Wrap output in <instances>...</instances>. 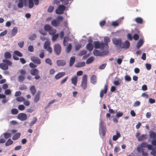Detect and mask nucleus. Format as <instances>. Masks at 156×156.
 <instances>
[{
    "label": "nucleus",
    "instance_id": "nucleus-3",
    "mask_svg": "<svg viewBox=\"0 0 156 156\" xmlns=\"http://www.w3.org/2000/svg\"><path fill=\"white\" fill-rule=\"evenodd\" d=\"M87 76L86 75H84L82 77V80L81 84V87L83 90L87 87Z\"/></svg>",
    "mask_w": 156,
    "mask_h": 156
},
{
    "label": "nucleus",
    "instance_id": "nucleus-64",
    "mask_svg": "<svg viewBox=\"0 0 156 156\" xmlns=\"http://www.w3.org/2000/svg\"><path fill=\"white\" fill-rule=\"evenodd\" d=\"M29 65L30 67L31 68H36L37 66V65L34 64V63L32 62L30 63Z\"/></svg>",
    "mask_w": 156,
    "mask_h": 156
},
{
    "label": "nucleus",
    "instance_id": "nucleus-7",
    "mask_svg": "<svg viewBox=\"0 0 156 156\" xmlns=\"http://www.w3.org/2000/svg\"><path fill=\"white\" fill-rule=\"evenodd\" d=\"M121 41L122 40L121 39H117L116 38H114L112 39L113 43L117 47L118 49H119V46L121 44Z\"/></svg>",
    "mask_w": 156,
    "mask_h": 156
},
{
    "label": "nucleus",
    "instance_id": "nucleus-13",
    "mask_svg": "<svg viewBox=\"0 0 156 156\" xmlns=\"http://www.w3.org/2000/svg\"><path fill=\"white\" fill-rule=\"evenodd\" d=\"M65 72H60L58 73L55 77V78L56 80H58L62 78V76L65 75Z\"/></svg>",
    "mask_w": 156,
    "mask_h": 156
},
{
    "label": "nucleus",
    "instance_id": "nucleus-6",
    "mask_svg": "<svg viewBox=\"0 0 156 156\" xmlns=\"http://www.w3.org/2000/svg\"><path fill=\"white\" fill-rule=\"evenodd\" d=\"M130 43L128 41H126L124 43H122L121 42L120 46H119V49L121 48H127L129 47Z\"/></svg>",
    "mask_w": 156,
    "mask_h": 156
},
{
    "label": "nucleus",
    "instance_id": "nucleus-24",
    "mask_svg": "<svg viewBox=\"0 0 156 156\" xmlns=\"http://www.w3.org/2000/svg\"><path fill=\"white\" fill-rule=\"evenodd\" d=\"M21 133H16L12 137V139L13 140H17L20 136Z\"/></svg>",
    "mask_w": 156,
    "mask_h": 156
},
{
    "label": "nucleus",
    "instance_id": "nucleus-46",
    "mask_svg": "<svg viewBox=\"0 0 156 156\" xmlns=\"http://www.w3.org/2000/svg\"><path fill=\"white\" fill-rule=\"evenodd\" d=\"M119 24V22L118 21H116L112 22V25L114 27H116L118 26Z\"/></svg>",
    "mask_w": 156,
    "mask_h": 156
},
{
    "label": "nucleus",
    "instance_id": "nucleus-57",
    "mask_svg": "<svg viewBox=\"0 0 156 156\" xmlns=\"http://www.w3.org/2000/svg\"><path fill=\"white\" fill-rule=\"evenodd\" d=\"M147 143L146 142H144L141 143L140 145V146L142 147H147Z\"/></svg>",
    "mask_w": 156,
    "mask_h": 156
},
{
    "label": "nucleus",
    "instance_id": "nucleus-42",
    "mask_svg": "<svg viewBox=\"0 0 156 156\" xmlns=\"http://www.w3.org/2000/svg\"><path fill=\"white\" fill-rule=\"evenodd\" d=\"M58 36V34H55L54 35H52V40L53 41H55L57 38Z\"/></svg>",
    "mask_w": 156,
    "mask_h": 156
},
{
    "label": "nucleus",
    "instance_id": "nucleus-62",
    "mask_svg": "<svg viewBox=\"0 0 156 156\" xmlns=\"http://www.w3.org/2000/svg\"><path fill=\"white\" fill-rule=\"evenodd\" d=\"M106 65V64L105 63L103 64L100 66L99 69H103L105 68Z\"/></svg>",
    "mask_w": 156,
    "mask_h": 156
},
{
    "label": "nucleus",
    "instance_id": "nucleus-47",
    "mask_svg": "<svg viewBox=\"0 0 156 156\" xmlns=\"http://www.w3.org/2000/svg\"><path fill=\"white\" fill-rule=\"evenodd\" d=\"M45 62L46 63L49 64L50 66H51L52 64L51 60L49 58H47L45 60Z\"/></svg>",
    "mask_w": 156,
    "mask_h": 156
},
{
    "label": "nucleus",
    "instance_id": "nucleus-60",
    "mask_svg": "<svg viewBox=\"0 0 156 156\" xmlns=\"http://www.w3.org/2000/svg\"><path fill=\"white\" fill-rule=\"evenodd\" d=\"M20 74L21 75L24 76V75L26 74V73L25 70L23 69H21L20 71Z\"/></svg>",
    "mask_w": 156,
    "mask_h": 156
},
{
    "label": "nucleus",
    "instance_id": "nucleus-49",
    "mask_svg": "<svg viewBox=\"0 0 156 156\" xmlns=\"http://www.w3.org/2000/svg\"><path fill=\"white\" fill-rule=\"evenodd\" d=\"M34 5L33 0H29V7L30 8H31Z\"/></svg>",
    "mask_w": 156,
    "mask_h": 156
},
{
    "label": "nucleus",
    "instance_id": "nucleus-16",
    "mask_svg": "<svg viewBox=\"0 0 156 156\" xmlns=\"http://www.w3.org/2000/svg\"><path fill=\"white\" fill-rule=\"evenodd\" d=\"M41 92L40 91H38L36 94L34 98V102L35 103L37 102L40 99V96Z\"/></svg>",
    "mask_w": 156,
    "mask_h": 156
},
{
    "label": "nucleus",
    "instance_id": "nucleus-19",
    "mask_svg": "<svg viewBox=\"0 0 156 156\" xmlns=\"http://www.w3.org/2000/svg\"><path fill=\"white\" fill-rule=\"evenodd\" d=\"M60 24L59 21L55 19L53 20L51 22V24L54 26L57 27Z\"/></svg>",
    "mask_w": 156,
    "mask_h": 156
},
{
    "label": "nucleus",
    "instance_id": "nucleus-61",
    "mask_svg": "<svg viewBox=\"0 0 156 156\" xmlns=\"http://www.w3.org/2000/svg\"><path fill=\"white\" fill-rule=\"evenodd\" d=\"M87 53V52L86 50H83L80 52L79 55H83L86 54Z\"/></svg>",
    "mask_w": 156,
    "mask_h": 156
},
{
    "label": "nucleus",
    "instance_id": "nucleus-27",
    "mask_svg": "<svg viewBox=\"0 0 156 156\" xmlns=\"http://www.w3.org/2000/svg\"><path fill=\"white\" fill-rule=\"evenodd\" d=\"M77 77L76 76H75L73 78H72L71 79L72 83L75 86H76L77 84Z\"/></svg>",
    "mask_w": 156,
    "mask_h": 156
},
{
    "label": "nucleus",
    "instance_id": "nucleus-28",
    "mask_svg": "<svg viewBox=\"0 0 156 156\" xmlns=\"http://www.w3.org/2000/svg\"><path fill=\"white\" fill-rule=\"evenodd\" d=\"M97 79V76L95 75L92 76L90 78L91 82L93 84H94L96 82Z\"/></svg>",
    "mask_w": 156,
    "mask_h": 156
},
{
    "label": "nucleus",
    "instance_id": "nucleus-15",
    "mask_svg": "<svg viewBox=\"0 0 156 156\" xmlns=\"http://www.w3.org/2000/svg\"><path fill=\"white\" fill-rule=\"evenodd\" d=\"M147 136L146 134H143L137 137V140L138 141H141L144 140L147 138Z\"/></svg>",
    "mask_w": 156,
    "mask_h": 156
},
{
    "label": "nucleus",
    "instance_id": "nucleus-45",
    "mask_svg": "<svg viewBox=\"0 0 156 156\" xmlns=\"http://www.w3.org/2000/svg\"><path fill=\"white\" fill-rule=\"evenodd\" d=\"M121 58H118L117 60V63L119 65H120L121 64L122 60L124 58V57L123 55L121 56Z\"/></svg>",
    "mask_w": 156,
    "mask_h": 156
},
{
    "label": "nucleus",
    "instance_id": "nucleus-8",
    "mask_svg": "<svg viewBox=\"0 0 156 156\" xmlns=\"http://www.w3.org/2000/svg\"><path fill=\"white\" fill-rule=\"evenodd\" d=\"M17 118L21 121H24L27 119V116L25 113H21L18 114Z\"/></svg>",
    "mask_w": 156,
    "mask_h": 156
},
{
    "label": "nucleus",
    "instance_id": "nucleus-38",
    "mask_svg": "<svg viewBox=\"0 0 156 156\" xmlns=\"http://www.w3.org/2000/svg\"><path fill=\"white\" fill-rule=\"evenodd\" d=\"M94 60V57L92 56L89 57L87 60L86 63L89 64L92 62Z\"/></svg>",
    "mask_w": 156,
    "mask_h": 156
},
{
    "label": "nucleus",
    "instance_id": "nucleus-56",
    "mask_svg": "<svg viewBox=\"0 0 156 156\" xmlns=\"http://www.w3.org/2000/svg\"><path fill=\"white\" fill-rule=\"evenodd\" d=\"M50 44L47 41H46L44 44V48L45 49L46 48H47L48 47H50Z\"/></svg>",
    "mask_w": 156,
    "mask_h": 156
},
{
    "label": "nucleus",
    "instance_id": "nucleus-54",
    "mask_svg": "<svg viewBox=\"0 0 156 156\" xmlns=\"http://www.w3.org/2000/svg\"><path fill=\"white\" fill-rule=\"evenodd\" d=\"M123 115V113L122 112H117L116 113V116L118 118H119L121 116H122Z\"/></svg>",
    "mask_w": 156,
    "mask_h": 156
},
{
    "label": "nucleus",
    "instance_id": "nucleus-48",
    "mask_svg": "<svg viewBox=\"0 0 156 156\" xmlns=\"http://www.w3.org/2000/svg\"><path fill=\"white\" fill-rule=\"evenodd\" d=\"M14 54L19 57H22L23 56V54L20 51H14Z\"/></svg>",
    "mask_w": 156,
    "mask_h": 156
},
{
    "label": "nucleus",
    "instance_id": "nucleus-9",
    "mask_svg": "<svg viewBox=\"0 0 156 156\" xmlns=\"http://www.w3.org/2000/svg\"><path fill=\"white\" fill-rule=\"evenodd\" d=\"M30 59L34 63L37 65L40 64L41 63L40 59L37 57L35 56H31L30 57Z\"/></svg>",
    "mask_w": 156,
    "mask_h": 156
},
{
    "label": "nucleus",
    "instance_id": "nucleus-29",
    "mask_svg": "<svg viewBox=\"0 0 156 156\" xmlns=\"http://www.w3.org/2000/svg\"><path fill=\"white\" fill-rule=\"evenodd\" d=\"M120 136L121 135L120 133L118 132H117L116 135H114L113 136L112 139L113 140L116 141L120 137Z\"/></svg>",
    "mask_w": 156,
    "mask_h": 156
},
{
    "label": "nucleus",
    "instance_id": "nucleus-21",
    "mask_svg": "<svg viewBox=\"0 0 156 156\" xmlns=\"http://www.w3.org/2000/svg\"><path fill=\"white\" fill-rule=\"evenodd\" d=\"M70 40H71V39H70L69 37L68 36H65L64 37L63 41V44L64 46H66L68 44V42Z\"/></svg>",
    "mask_w": 156,
    "mask_h": 156
},
{
    "label": "nucleus",
    "instance_id": "nucleus-10",
    "mask_svg": "<svg viewBox=\"0 0 156 156\" xmlns=\"http://www.w3.org/2000/svg\"><path fill=\"white\" fill-rule=\"evenodd\" d=\"M108 90V85L106 84L104 87V89L101 90L100 92V97L102 98L104 95V94L106 93Z\"/></svg>",
    "mask_w": 156,
    "mask_h": 156
},
{
    "label": "nucleus",
    "instance_id": "nucleus-39",
    "mask_svg": "<svg viewBox=\"0 0 156 156\" xmlns=\"http://www.w3.org/2000/svg\"><path fill=\"white\" fill-rule=\"evenodd\" d=\"M56 30L54 29H52V28L49 31V34L51 35H54V34H55L56 33Z\"/></svg>",
    "mask_w": 156,
    "mask_h": 156
},
{
    "label": "nucleus",
    "instance_id": "nucleus-50",
    "mask_svg": "<svg viewBox=\"0 0 156 156\" xmlns=\"http://www.w3.org/2000/svg\"><path fill=\"white\" fill-rule=\"evenodd\" d=\"M39 56L41 58H43L44 57V50H42L41 51Z\"/></svg>",
    "mask_w": 156,
    "mask_h": 156
},
{
    "label": "nucleus",
    "instance_id": "nucleus-18",
    "mask_svg": "<svg viewBox=\"0 0 156 156\" xmlns=\"http://www.w3.org/2000/svg\"><path fill=\"white\" fill-rule=\"evenodd\" d=\"M18 32L17 28L16 27H14L12 29L11 32V36L13 37Z\"/></svg>",
    "mask_w": 156,
    "mask_h": 156
},
{
    "label": "nucleus",
    "instance_id": "nucleus-12",
    "mask_svg": "<svg viewBox=\"0 0 156 156\" xmlns=\"http://www.w3.org/2000/svg\"><path fill=\"white\" fill-rule=\"evenodd\" d=\"M56 62L58 66H63L66 64V61L62 59L57 60Z\"/></svg>",
    "mask_w": 156,
    "mask_h": 156
},
{
    "label": "nucleus",
    "instance_id": "nucleus-4",
    "mask_svg": "<svg viewBox=\"0 0 156 156\" xmlns=\"http://www.w3.org/2000/svg\"><path fill=\"white\" fill-rule=\"evenodd\" d=\"M54 51L56 55H59L61 51V47L58 44H55L54 47Z\"/></svg>",
    "mask_w": 156,
    "mask_h": 156
},
{
    "label": "nucleus",
    "instance_id": "nucleus-14",
    "mask_svg": "<svg viewBox=\"0 0 156 156\" xmlns=\"http://www.w3.org/2000/svg\"><path fill=\"white\" fill-rule=\"evenodd\" d=\"M150 138L153 140L156 139V133L152 130H150L149 133Z\"/></svg>",
    "mask_w": 156,
    "mask_h": 156
},
{
    "label": "nucleus",
    "instance_id": "nucleus-41",
    "mask_svg": "<svg viewBox=\"0 0 156 156\" xmlns=\"http://www.w3.org/2000/svg\"><path fill=\"white\" fill-rule=\"evenodd\" d=\"M25 98L22 96L18 97L16 98V100L18 102H22L24 101Z\"/></svg>",
    "mask_w": 156,
    "mask_h": 156
},
{
    "label": "nucleus",
    "instance_id": "nucleus-33",
    "mask_svg": "<svg viewBox=\"0 0 156 156\" xmlns=\"http://www.w3.org/2000/svg\"><path fill=\"white\" fill-rule=\"evenodd\" d=\"M72 44L71 43H69L66 48V52L68 53L70 52L72 49Z\"/></svg>",
    "mask_w": 156,
    "mask_h": 156
},
{
    "label": "nucleus",
    "instance_id": "nucleus-25",
    "mask_svg": "<svg viewBox=\"0 0 156 156\" xmlns=\"http://www.w3.org/2000/svg\"><path fill=\"white\" fill-rule=\"evenodd\" d=\"M144 41L142 39H140L136 45L137 48H139L143 44Z\"/></svg>",
    "mask_w": 156,
    "mask_h": 156
},
{
    "label": "nucleus",
    "instance_id": "nucleus-58",
    "mask_svg": "<svg viewBox=\"0 0 156 156\" xmlns=\"http://www.w3.org/2000/svg\"><path fill=\"white\" fill-rule=\"evenodd\" d=\"M28 51L30 52H33L34 51V48L33 47L32 45L29 46L28 48Z\"/></svg>",
    "mask_w": 156,
    "mask_h": 156
},
{
    "label": "nucleus",
    "instance_id": "nucleus-22",
    "mask_svg": "<svg viewBox=\"0 0 156 156\" xmlns=\"http://www.w3.org/2000/svg\"><path fill=\"white\" fill-rule=\"evenodd\" d=\"M135 21L138 24H142L143 22V19L140 17L136 18L135 19Z\"/></svg>",
    "mask_w": 156,
    "mask_h": 156
},
{
    "label": "nucleus",
    "instance_id": "nucleus-1",
    "mask_svg": "<svg viewBox=\"0 0 156 156\" xmlns=\"http://www.w3.org/2000/svg\"><path fill=\"white\" fill-rule=\"evenodd\" d=\"M3 63L0 64V68L3 70H6L8 69V66H11L12 62L7 59H3Z\"/></svg>",
    "mask_w": 156,
    "mask_h": 156
},
{
    "label": "nucleus",
    "instance_id": "nucleus-40",
    "mask_svg": "<svg viewBox=\"0 0 156 156\" xmlns=\"http://www.w3.org/2000/svg\"><path fill=\"white\" fill-rule=\"evenodd\" d=\"M44 28L45 30L49 32L52 28L49 25H46L44 26Z\"/></svg>",
    "mask_w": 156,
    "mask_h": 156
},
{
    "label": "nucleus",
    "instance_id": "nucleus-11",
    "mask_svg": "<svg viewBox=\"0 0 156 156\" xmlns=\"http://www.w3.org/2000/svg\"><path fill=\"white\" fill-rule=\"evenodd\" d=\"M92 41V40L91 39L89 40V42L86 46L87 49L90 51H91L93 48V46L91 43Z\"/></svg>",
    "mask_w": 156,
    "mask_h": 156
},
{
    "label": "nucleus",
    "instance_id": "nucleus-55",
    "mask_svg": "<svg viewBox=\"0 0 156 156\" xmlns=\"http://www.w3.org/2000/svg\"><path fill=\"white\" fill-rule=\"evenodd\" d=\"M133 38L136 41L138 39L139 36L138 34H135L133 35Z\"/></svg>",
    "mask_w": 156,
    "mask_h": 156
},
{
    "label": "nucleus",
    "instance_id": "nucleus-63",
    "mask_svg": "<svg viewBox=\"0 0 156 156\" xmlns=\"http://www.w3.org/2000/svg\"><path fill=\"white\" fill-rule=\"evenodd\" d=\"M5 94L6 95H9L11 94V91L10 89L6 90L5 91Z\"/></svg>",
    "mask_w": 156,
    "mask_h": 156
},
{
    "label": "nucleus",
    "instance_id": "nucleus-35",
    "mask_svg": "<svg viewBox=\"0 0 156 156\" xmlns=\"http://www.w3.org/2000/svg\"><path fill=\"white\" fill-rule=\"evenodd\" d=\"M4 137L5 139H7L11 137V134L9 133L5 132L3 134Z\"/></svg>",
    "mask_w": 156,
    "mask_h": 156
},
{
    "label": "nucleus",
    "instance_id": "nucleus-30",
    "mask_svg": "<svg viewBox=\"0 0 156 156\" xmlns=\"http://www.w3.org/2000/svg\"><path fill=\"white\" fill-rule=\"evenodd\" d=\"M104 40L105 42L104 44H105V46H107V47H108V43L110 41V38L108 37H104Z\"/></svg>",
    "mask_w": 156,
    "mask_h": 156
},
{
    "label": "nucleus",
    "instance_id": "nucleus-34",
    "mask_svg": "<svg viewBox=\"0 0 156 156\" xmlns=\"http://www.w3.org/2000/svg\"><path fill=\"white\" fill-rule=\"evenodd\" d=\"M93 53L94 55L96 56H98L101 55L100 51L98 50L94 49L93 51Z\"/></svg>",
    "mask_w": 156,
    "mask_h": 156
},
{
    "label": "nucleus",
    "instance_id": "nucleus-17",
    "mask_svg": "<svg viewBox=\"0 0 156 156\" xmlns=\"http://www.w3.org/2000/svg\"><path fill=\"white\" fill-rule=\"evenodd\" d=\"M30 72L32 75L35 76L38 74L39 70L37 69H33L30 70Z\"/></svg>",
    "mask_w": 156,
    "mask_h": 156
},
{
    "label": "nucleus",
    "instance_id": "nucleus-20",
    "mask_svg": "<svg viewBox=\"0 0 156 156\" xmlns=\"http://www.w3.org/2000/svg\"><path fill=\"white\" fill-rule=\"evenodd\" d=\"M30 90L33 95H34L36 92V90L34 85L31 86L30 88Z\"/></svg>",
    "mask_w": 156,
    "mask_h": 156
},
{
    "label": "nucleus",
    "instance_id": "nucleus-51",
    "mask_svg": "<svg viewBox=\"0 0 156 156\" xmlns=\"http://www.w3.org/2000/svg\"><path fill=\"white\" fill-rule=\"evenodd\" d=\"M18 109L20 110L23 111L25 109V107L23 105H20L18 106Z\"/></svg>",
    "mask_w": 156,
    "mask_h": 156
},
{
    "label": "nucleus",
    "instance_id": "nucleus-59",
    "mask_svg": "<svg viewBox=\"0 0 156 156\" xmlns=\"http://www.w3.org/2000/svg\"><path fill=\"white\" fill-rule=\"evenodd\" d=\"M125 80L127 81H130L131 80L130 77L128 75H126L125 77Z\"/></svg>",
    "mask_w": 156,
    "mask_h": 156
},
{
    "label": "nucleus",
    "instance_id": "nucleus-31",
    "mask_svg": "<svg viewBox=\"0 0 156 156\" xmlns=\"http://www.w3.org/2000/svg\"><path fill=\"white\" fill-rule=\"evenodd\" d=\"M75 60V57L74 56L71 57L69 61V66H71L74 64Z\"/></svg>",
    "mask_w": 156,
    "mask_h": 156
},
{
    "label": "nucleus",
    "instance_id": "nucleus-32",
    "mask_svg": "<svg viewBox=\"0 0 156 156\" xmlns=\"http://www.w3.org/2000/svg\"><path fill=\"white\" fill-rule=\"evenodd\" d=\"M13 141L10 139H9L5 143V145L6 146H9L12 144Z\"/></svg>",
    "mask_w": 156,
    "mask_h": 156
},
{
    "label": "nucleus",
    "instance_id": "nucleus-52",
    "mask_svg": "<svg viewBox=\"0 0 156 156\" xmlns=\"http://www.w3.org/2000/svg\"><path fill=\"white\" fill-rule=\"evenodd\" d=\"M54 7L53 6L50 5L49 6L48 9V12L50 13L51 12L54 10Z\"/></svg>",
    "mask_w": 156,
    "mask_h": 156
},
{
    "label": "nucleus",
    "instance_id": "nucleus-37",
    "mask_svg": "<svg viewBox=\"0 0 156 156\" xmlns=\"http://www.w3.org/2000/svg\"><path fill=\"white\" fill-rule=\"evenodd\" d=\"M4 57L6 59L10 58L11 57V55L9 52H6L4 54Z\"/></svg>",
    "mask_w": 156,
    "mask_h": 156
},
{
    "label": "nucleus",
    "instance_id": "nucleus-53",
    "mask_svg": "<svg viewBox=\"0 0 156 156\" xmlns=\"http://www.w3.org/2000/svg\"><path fill=\"white\" fill-rule=\"evenodd\" d=\"M27 88L26 86L24 84H23L19 87V89L20 90H25L27 89Z\"/></svg>",
    "mask_w": 156,
    "mask_h": 156
},
{
    "label": "nucleus",
    "instance_id": "nucleus-5",
    "mask_svg": "<svg viewBox=\"0 0 156 156\" xmlns=\"http://www.w3.org/2000/svg\"><path fill=\"white\" fill-rule=\"evenodd\" d=\"M66 9V7L63 5H59L56 10V13L58 14H62L63 13L64 11Z\"/></svg>",
    "mask_w": 156,
    "mask_h": 156
},
{
    "label": "nucleus",
    "instance_id": "nucleus-44",
    "mask_svg": "<svg viewBox=\"0 0 156 156\" xmlns=\"http://www.w3.org/2000/svg\"><path fill=\"white\" fill-rule=\"evenodd\" d=\"M25 79V76L24 75H20L18 76V80L20 82H23Z\"/></svg>",
    "mask_w": 156,
    "mask_h": 156
},
{
    "label": "nucleus",
    "instance_id": "nucleus-26",
    "mask_svg": "<svg viewBox=\"0 0 156 156\" xmlns=\"http://www.w3.org/2000/svg\"><path fill=\"white\" fill-rule=\"evenodd\" d=\"M100 132L103 136H105L106 133V129L105 127L100 128Z\"/></svg>",
    "mask_w": 156,
    "mask_h": 156
},
{
    "label": "nucleus",
    "instance_id": "nucleus-36",
    "mask_svg": "<svg viewBox=\"0 0 156 156\" xmlns=\"http://www.w3.org/2000/svg\"><path fill=\"white\" fill-rule=\"evenodd\" d=\"M37 121V119L36 117H35L31 121L30 124V126H32Z\"/></svg>",
    "mask_w": 156,
    "mask_h": 156
},
{
    "label": "nucleus",
    "instance_id": "nucleus-23",
    "mask_svg": "<svg viewBox=\"0 0 156 156\" xmlns=\"http://www.w3.org/2000/svg\"><path fill=\"white\" fill-rule=\"evenodd\" d=\"M85 63L84 62H80L75 65V67H80L85 65Z\"/></svg>",
    "mask_w": 156,
    "mask_h": 156
},
{
    "label": "nucleus",
    "instance_id": "nucleus-2",
    "mask_svg": "<svg viewBox=\"0 0 156 156\" xmlns=\"http://www.w3.org/2000/svg\"><path fill=\"white\" fill-rule=\"evenodd\" d=\"M94 46L95 48H100L101 50L103 49L105 46L104 43H101L99 41H95L94 42Z\"/></svg>",
    "mask_w": 156,
    "mask_h": 156
},
{
    "label": "nucleus",
    "instance_id": "nucleus-43",
    "mask_svg": "<svg viewBox=\"0 0 156 156\" xmlns=\"http://www.w3.org/2000/svg\"><path fill=\"white\" fill-rule=\"evenodd\" d=\"M11 112L13 115H16L18 113V111L16 108H13L11 110Z\"/></svg>",
    "mask_w": 156,
    "mask_h": 156
}]
</instances>
